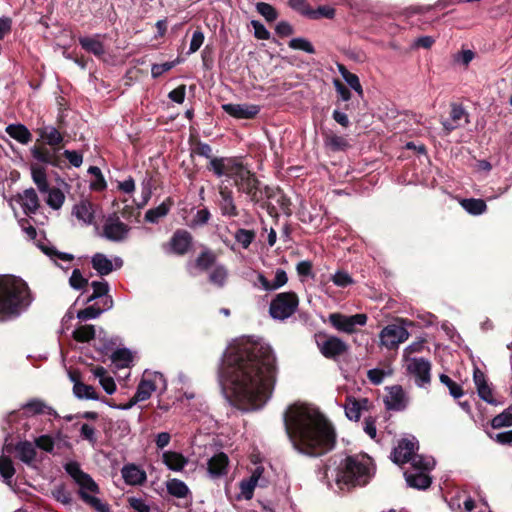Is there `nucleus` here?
<instances>
[{
	"label": "nucleus",
	"instance_id": "obj_1",
	"mask_svg": "<svg viewBox=\"0 0 512 512\" xmlns=\"http://www.w3.org/2000/svg\"><path fill=\"white\" fill-rule=\"evenodd\" d=\"M220 375L224 390L240 409H260L273 391L275 356L264 342L235 340L224 353Z\"/></svg>",
	"mask_w": 512,
	"mask_h": 512
},
{
	"label": "nucleus",
	"instance_id": "obj_2",
	"mask_svg": "<svg viewBox=\"0 0 512 512\" xmlns=\"http://www.w3.org/2000/svg\"><path fill=\"white\" fill-rule=\"evenodd\" d=\"M284 425L293 448L301 454L318 457L335 446V427L315 406L290 405L284 413Z\"/></svg>",
	"mask_w": 512,
	"mask_h": 512
},
{
	"label": "nucleus",
	"instance_id": "obj_3",
	"mask_svg": "<svg viewBox=\"0 0 512 512\" xmlns=\"http://www.w3.org/2000/svg\"><path fill=\"white\" fill-rule=\"evenodd\" d=\"M209 169L217 177L226 176L233 179L238 191L244 193L251 202L264 204L265 188H260V183L255 174L237 158H213L209 163Z\"/></svg>",
	"mask_w": 512,
	"mask_h": 512
},
{
	"label": "nucleus",
	"instance_id": "obj_4",
	"mask_svg": "<svg viewBox=\"0 0 512 512\" xmlns=\"http://www.w3.org/2000/svg\"><path fill=\"white\" fill-rule=\"evenodd\" d=\"M32 303L25 281L15 276L0 277V322L21 315Z\"/></svg>",
	"mask_w": 512,
	"mask_h": 512
},
{
	"label": "nucleus",
	"instance_id": "obj_5",
	"mask_svg": "<svg viewBox=\"0 0 512 512\" xmlns=\"http://www.w3.org/2000/svg\"><path fill=\"white\" fill-rule=\"evenodd\" d=\"M334 473L340 489L366 485L373 475L372 459L365 454L348 456L340 461Z\"/></svg>",
	"mask_w": 512,
	"mask_h": 512
},
{
	"label": "nucleus",
	"instance_id": "obj_6",
	"mask_svg": "<svg viewBox=\"0 0 512 512\" xmlns=\"http://www.w3.org/2000/svg\"><path fill=\"white\" fill-rule=\"evenodd\" d=\"M63 467L65 472L79 487L78 495L84 503L92 507L96 512H110L109 505L95 496L100 492L98 484L89 474L81 469L77 461H67Z\"/></svg>",
	"mask_w": 512,
	"mask_h": 512
},
{
	"label": "nucleus",
	"instance_id": "obj_7",
	"mask_svg": "<svg viewBox=\"0 0 512 512\" xmlns=\"http://www.w3.org/2000/svg\"><path fill=\"white\" fill-rule=\"evenodd\" d=\"M405 469L404 477L409 487L418 490H425L430 487L432 478L431 471L435 467V460L431 456L416 455Z\"/></svg>",
	"mask_w": 512,
	"mask_h": 512
},
{
	"label": "nucleus",
	"instance_id": "obj_8",
	"mask_svg": "<svg viewBox=\"0 0 512 512\" xmlns=\"http://www.w3.org/2000/svg\"><path fill=\"white\" fill-rule=\"evenodd\" d=\"M298 304L299 300L295 293H279L271 301L269 306V313L274 319L285 320L294 314Z\"/></svg>",
	"mask_w": 512,
	"mask_h": 512
},
{
	"label": "nucleus",
	"instance_id": "obj_9",
	"mask_svg": "<svg viewBox=\"0 0 512 512\" xmlns=\"http://www.w3.org/2000/svg\"><path fill=\"white\" fill-rule=\"evenodd\" d=\"M166 390V380L159 372H144L140 383L137 386L136 401L143 402L149 399L153 392Z\"/></svg>",
	"mask_w": 512,
	"mask_h": 512
},
{
	"label": "nucleus",
	"instance_id": "obj_10",
	"mask_svg": "<svg viewBox=\"0 0 512 512\" xmlns=\"http://www.w3.org/2000/svg\"><path fill=\"white\" fill-rule=\"evenodd\" d=\"M328 320L336 330L352 334L356 331L357 326H364L367 323V315L359 313L347 316L341 313H331Z\"/></svg>",
	"mask_w": 512,
	"mask_h": 512
},
{
	"label": "nucleus",
	"instance_id": "obj_11",
	"mask_svg": "<svg viewBox=\"0 0 512 512\" xmlns=\"http://www.w3.org/2000/svg\"><path fill=\"white\" fill-rule=\"evenodd\" d=\"M409 335V332L404 326L390 324L381 330L379 339L382 346L392 350L404 343L409 338Z\"/></svg>",
	"mask_w": 512,
	"mask_h": 512
},
{
	"label": "nucleus",
	"instance_id": "obj_12",
	"mask_svg": "<svg viewBox=\"0 0 512 512\" xmlns=\"http://www.w3.org/2000/svg\"><path fill=\"white\" fill-rule=\"evenodd\" d=\"M406 369L414 377L416 384L423 387L430 383L431 364L424 358H411L407 360Z\"/></svg>",
	"mask_w": 512,
	"mask_h": 512
},
{
	"label": "nucleus",
	"instance_id": "obj_13",
	"mask_svg": "<svg viewBox=\"0 0 512 512\" xmlns=\"http://www.w3.org/2000/svg\"><path fill=\"white\" fill-rule=\"evenodd\" d=\"M192 235L184 229L176 230L170 241L163 246L168 254L184 255L192 246Z\"/></svg>",
	"mask_w": 512,
	"mask_h": 512
},
{
	"label": "nucleus",
	"instance_id": "obj_14",
	"mask_svg": "<svg viewBox=\"0 0 512 512\" xmlns=\"http://www.w3.org/2000/svg\"><path fill=\"white\" fill-rule=\"evenodd\" d=\"M129 230L117 216H110L103 225L102 236L112 242H121L127 238Z\"/></svg>",
	"mask_w": 512,
	"mask_h": 512
},
{
	"label": "nucleus",
	"instance_id": "obj_15",
	"mask_svg": "<svg viewBox=\"0 0 512 512\" xmlns=\"http://www.w3.org/2000/svg\"><path fill=\"white\" fill-rule=\"evenodd\" d=\"M418 450V441L415 437L404 438L398 442V445L394 448L392 453L393 461L396 464L411 463L414 456L417 454L415 451Z\"/></svg>",
	"mask_w": 512,
	"mask_h": 512
},
{
	"label": "nucleus",
	"instance_id": "obj_16",
	"mask_svg": "<svg viewBox=\"0 0 512 512\" xmlns=\"http://www.w3.org/2000/svg\"><path fill=\"white\" fill-rule=\"evenodd\" d=\"M222 109L228 115L236 118V119H252L254 118L260 111V107L255 104H234L227 103L222 105Z\"/></svg>",
	"mask_w": 512,
	"mask_h": 512
},
{
	"label": "nucleus",
	"instance_id": "obj_17",
	"mask_svg": "<svg viewBox=\"0 0 512 512\" xmlns=\"http://www.w3.org/2000/svg\"><path fill=\"white\" fill-rule=\"evenodd\" d=\"M92 267L101 276L110 274L114 269H119L123 265L120 257H115L112 261L103 253H96L91 259Z\"/></svg>",
	"mask_w": 512,
	"mask_h": 512
},
{
	"label": "nucleus",
	"instance_id": "obj_18",
	"mask_svg": "<svg viewBox=\"0 0 512 512\" xmlns=\"http://www.w3.org/2000/svg\"><path fill=\"white\" fill-rule=\"evenodd\" d=\"M322 355L326 358H336L346 352L348 346L336 336L327 337L322 342H317Z\"/></svg>",
	"mask_w": 512,
	"mask_h": 512
},
{
	"label": "nucleus",
	"instance_id": "obj_19",
	"mask_svg": "<svg viewBox=\"0 0 512 512\" xmlns=\"http://www.w3.org/2000/svg\"><path fill=\"white\" fill-rule=\"evenodd\" d=\"M388 410L401 411L406 408L408 398L401 386L395 385L387 388V395L384 398Z\"/></svg>",
	"mask_w": 512,
	"mask_h": 512
},
{
	"label": "nucleus",
	"instance_id": "obj_20",
	"mask_svg": "<svg viewBox=\"0 0 512 512\" xmlns=\"http://www.w3.org/2000/svg\"><path fill=\"white\" fill-rule=\"evenodd\" d=\"M121 476L124 482L130 486H141L147 481L145 470L134 463L125 464L121 468Z\"/></svg>",
	"mask_w": 512,
	"mask_h": 512
},
{
	"label": "nucleus",
	"instance_id": "obj_21",
	"mask_svg": "<svg viewBox=\"0 0 512 512\" xmlns=\"http://www.w3.org/2000/svg\"><path fill=\"white\" fill-rule=\"evenodd\" d=\"M229 458L223 453L219 452L212 456L207 462V472L211 479H218L228 473Z\"/></svg>",
	"mask_w": 512,
	"mask_h": 512
},
{
	"label": "nucleus",
	"instance_id": "obj_22",
	"mask_svg": "<svg viewBox=\"0 0 512 512\" xmlns=\"http://www.w3.org/2000/svg\"><path fill=\"white\" fill-rule=\"evenodd\" d=\"M72 215L82 225H91L94 222L95 218L94 205L90 201L83 199L73 206Z\"/></svg>",
	"mask_w": 512,
	"mask_h": 512
},
{
	"label": "nucleus",
	"instance_id": "obj_23",
	"mask_svg": "<svg viewBox=\"0 0 512 512\" xmlns=\"http://www.w3.org/2000/svg\"><path fill=\"white\" fill-rule=\"evenodd\" d=\"M35 132L39 135V140L52 147L58 146L64 140L62 133L53 125L43 123L35 129Z\"/></svg>",
	"mask_w": 512,
	"mask_h": 512
},
{
	"label": "nucleus",
	"instance_id": "obj_24",
	"mask_svg": "<svg viewBox=\"0 0 512 512\" xmlns=\"http://www.w3.org/2000/svg\"><path fill=\"white\" fill-rule=\"evenodd\" d=\"M17 201L26 215L35 214L39 208V198L33 188L26 189L18 194Z\"/></svg>",
	"mask_w": 512,
	"mask_h": 512
},
{
	"label": "nucleus",
	"instance_id": "obj_25",
	"mask_svg": "<svg viewBox=\"0 0 512 512\" xmlns=\"http://www.w3.org/2000/svg\"><path fill=\"white\" fill-rule=\"evenodd\" d=\"M102 38L103 36L100 34L80 37L79 44L85 51L92 53L97 57H101L105 54V47Z\"/></svg>",
	"mask_w": 512,
	"mask_h": 512
},
{
	"label": "nucleus",
	"instance_id": "obj_26",
	"mask_svg": "<svg viewBox=\"0 0 512 512\" xmlns=\"http://www.w3.org/2000/svg\"><path fill=\"white\" fill-rule=\"evenodd\" d=\"M369 401L366 398L355 399L347 397L346 404L344 405L345 414L349 420L358 421L361 417L363 410H367Z\"/></svg>",
	"mask_w": 512,
	"mask_h": 512
},
{
	"label": "nucleus",
	"instance_id": "obj_27",
	"mask_svg": "<svg viewBox=\"0 0 512 512\" xmlns=\"http://www.w3.org/2000/svg\"><path fill=\"white\" fill-rule=\"evenodd\" d=\"M219 195V207L222 215L228 217H236L238 215V210L234 203L232 191L226 187L220 188Z\"/></svg>",
	"mask_w": 512,
	"mask_h": 512
},
{
	"label": "nucleus",
	"instance_id": "obj_28",
	"mask_svg": "<svg viewBox=\"0 0 512 512\" xmlns=\"http://www.w3.org/2000/svg\"><path fill=\"white\" fill-rule=\"evenodd\" d=\"M162 462L169 470L180 472L188 464V458L176 451H165L162 454Z\"/></svg>",
	"mask_w": 512,
	"mask_h": 512
},
{
	"label": "nucleus",
	"instance_id": "obj_29",
	"mask_svg": "<svg viewBox=\"0 0 512 512\" xmlns=\"http://www.w3.org/2000/svg\"><path fill=\"white\" fill-rule=\"evenodd\" d=\"M266 199L275 201V203L279 206L281 212L285 214H290V201L282 191L266 186L264 193V201Z\"/></svg>",
	"mask_w": 512,
	"mask_h": 512
},
{
	"label": "nucleus",
	"instance_id": "obj_30",
	"mask_svg": "<svg viewBox=\"0 0 512 512\" xmlns=\"http://www.w3.org/2000/svg\"><path fill=\"white\" fill-rule=\"evenodd\" d=\"M5 132L23 145L28 144L32 139L31 132L23 124H9L5 128Z\"/></svg>",
	"mask_w": 512,
	"mask_h": 512
},
{
	"label": "nucleus",
	"instance_id": "obj_31",
	"mask_svg": "<svg viewBox=\"0 0 512 512\" xmlns=\"http://www.w3.org/2000/svg\"><path fill=\"white\" fill-rule=\"evenodd\" d=\"M17 457L25 464H32L36 458V449L33 443L29 441H21L16 447Z\"/></svg>",
	"mask_w": 512,
	"mask_h": 512
},
{
	"label": "nucleus",
	"instance_id": "obj_32",
	"mask_svg": "<svg viewBox=\"0 0 512 512\" xmlns=\"http://www.w3.org/2000/svg\"><path fill=\"white\" fill-rule=\"evenodd\" d=\"M74 382L73 393L78 399L97 400L98 396L95 389L91 385H86L75 379L74 375H70Z\"/></svg>",
	"mask_w": 512,
	"mask_h": 512
},
{
	"label": "nucleus",
	"instance_id": "obj_33",
	"mask_svg": "<svg viewBox=\"0 0 512 512\" xmlns=\"http://www.w3.org/2000/svg\"><path fill=\"white\" fill-rule=\"evenodd\" d=\"M45 405L39 400H33L24 405L22 415L28 418V422L24 423V429L28 430L31 422H34V416L42 413Z\"/></svg>",
	"mask_w": 512,
	"mask_h": 512
},
{
	"label": "nucleus",
	"instance_id": "obj_34",
	"mask_svg": "<svg viewBox=\"0 0 512 512\" xmlns=\"http://www.w3.org/2000/svg\"><path fill=\"white\" fill-rule=\"evenodd\" d=\"M166 488L168 493L176 498H185L190 492L188 486L182 480L176 478L168 480Z\"/></svg>",
	"mask_w": 512,
	"mask_h": 512
},
{
	"label": "nucleus",
	"instance_id": "obj_35",
	"mask_svg": "<svg viewBox=\"0 0 512 512\" xmlns=\"http://www.w3.org/2000/svg\"><path fill=\"white\" fill-rule=\"evenodd\" d=\"M460 204L465 211L472 215H481L487 208L485 201L482 199H463Z\"/></svg>",
	"mask_w": 512,
	"mask_h": 512
},
{
	"label": "nucleus",
	"instance_id": "obj_36",
	"mask_svg": "<svg viewBox=\"0 0 512 512\" xmlns=\"http://www.w3.org/2000/svg\"><path fill=\"white\" fill-rule=\"evenodd\" d=\"M111 359L117 368H126L129 367L130 363L132 362L133 356L128 349L123 348L114 351Z\"/></svg>",
	"mask_w": 512,
	"mask_h": 512
},
{
	"label": "nucleus",
	"instance_id": "obj_37",
	"mask_svg": "<svg viewBox=\"0 0 512 512\" xmlns=\"http://www.w3.org/2000/svg\"><path fill=\"white\" fill-rule=\"evenodd\" d=\"M32 179L41 193H45L49 189L46 171L43 167H32Z\"/></svg>",
	"mask_w": 512,
	"mask_h": 512
},
{
	"label": "nucleus",
	"instance_id": "obj_38",
	"mask_svg": "<svg viewBox=\"0 0 512 512\" xmlns=\"http://www.w3.org/2000/svg\"><path fill=\"white\" fill-rule=\"evenodd\" d=\"M15 474V468L12 460L8 456L2 455L0 457V477L6 484L11 483V479Z\"/></svg>",
	"mask_w": 512,
	"mask_h": 512
},
{
	"label": "nucleus",
	"instance_id": "obj_39",
	"mask_svg": "<svg viewBox=\"0 0 512 512\" xmlns=\"http://www.w3.org/2000/svg\"><path fill=\"white\" fill-rule=\"evenodd\" d=\"M95 326L94 325H81L77 327L72 335L77 342H89L95 337Z\"/></svg>",
	"mask_w": 512,
	"mask_h": 512
},
{
	"label": "nucleus",
	"instance_id": "obj_40",
	"mask_svg": "<svg viewBox=\"0 0 512 512\" xmlns=\"http://www.w3.org/2000/svg\"><path fill=\"white\" fill-rule=\"evenodd\" d=\"M227 278L228 271L223 265H215L209 274L210 282L218 287H223Z\"/></svg>",
	"mask_w": 512,
	"mask_h": 512
},
{
	"label": "nucleus",
	"instance_id": "obj_41",
	"mask_svg": "<svg viewBox=\"0 0 512 512\" xmlns=\"http://www.w3.org/2000/svg\"><path fill=\"white\" fill-rule=\"evenodd\" d=\"M494 429L512 426V404L491 420Z\"/></svg>",
	"mask_w": 512,
	"mask_h": 512
},
{
	"label": "nucleus",
	"instance_id": "obj_42",
	"mask_svg": "<svg viewBox=\"0 0 512 512\" xmlns=\"http://www.w3.org/2000/svg\"><path fill=\"white\" fill-rule=\"evenodd\" d=\"M46 193L48 194L47 205L54 210L60 209L65 201L64 193L58 188L48 189Z\"/></svg>",
	"mask_w": 512,
	"mask_h": 512
},
{
	"label": "nucleus",
	"instance_id": "obj_43",
	"mask_svg": "<svg viewBox=\"0 0 512 512\" xmlns=\"http://www.w3.org/2000/svg\"><path fill=\"white\" fill-rule=\"evenodd\" d=\"M170 210V206L163 202L159 206L149 209L145 213V220L150 223H157L159 219L165 217Z\"/></svg>",
	"mask_w": 512,
	"mask_h": 512
},
{
	"label": "nucleus",
	"instance_id": "obj_44",
	"mask_svg": "<svg viewBox=\"0 0 512 512\" xmlns=\"http://www.w3.org/2000/svg\"><path fill=\"white\" fill-rule=\"evenodd\" d=\"M339 72L345 82L355 90L359 95L363 94V89L360 84L359 78L356 74L349 72L343 65L339 66Z\"/></svg>",
	"mask_w": 512,
	"mask_h": 512
},
{
	"label": "nucleus",
	"instance_id": "obj_45",
	"mask_svg": "<svg viewBox=\"0 0 512 512\" xmlns=\"http://www.w3.org/2000/svg\"><path fill=\"white\" fill-rule=\"evenodd\" d=\"M52 497L62 503L63 505H70L72 503V495L66 489L64 484L56 485L51 491Z\"/></svg>",
	"mask_w": 512,
	"mask_h": 512
},
{
	"label": "nucleus",
	"instance_id": "obj_46",
	"mask_svg": "<svg viewBox=\"0 0 512 512\" xmlns=\"http://www.w3.org/2000/svg\"><path fill=\"white\" fill-rule=\"evenodd\" d=\"M325 145L333 151H339L345 149L348 143L344 137L330 133L325 136Z\"/></svg>",
	"mask_w": 512,
	"mask_h": 512
},
{
	"label": "nucleus",
	"instance_id": "obj_47",
	"mask_svg": "<svg viewBox=\"0 0 512 512\" xmlns=\"http://www.w3.org/2000/svg\"><path fill=\"white\" fill-rule=\"evenodd\" d=\"M288 45L293 50L304 51V52H306L308 54H314L315 53V48L312 45V43L308 39L303 38V37H297V38L291 39L289 41Z\"/></svg>",
	"mask_w": 512,
	"mask_h": 512
},
{
	"label": "nucleus",
	"instance_id": "obj_48",
	"mask_svg": "<svg viewBox=\"0 0 512 512\" xmlns=\"http://www.w3.org/2000/svg\"><path fill=\"white\" fill-rule=\"evenodd\" d=\"M256 10L268 22H273L278 17V13H277L276 9L272 5L265 3V2L258 3L256 5Z\"/></svg>",
	"mask_w": 512,
	"mask_h": 512
},
{
	"label": "nucleus",
	"instance_id": "obj_49",
	"mask_svg": "<svg viewBox=\"0 0 512 512\" xmlns=\"http://www.w3.org/2000/svg\"><path fill=\"white\" fill-rule=\"evenodd\" d=\"M440 382L448 387L450 395L454 398H460L463 395V390L460 385L451 380L449 376L446 374H441L439 376Z\"/></svg>",
	"mask_w": 512,
	"mask_h": 512
},
{
	"label": "nucleus",
	"instance_id": "obj_50",
	"mask_svg": "<svg viewBox=\"0 0 512 512\" xmlns=\"http://www.w3.org/2000/svg\"><path fill=\"white\" fill-rule=\"evenodd\" d=\"M93 293L88 297L87 302L105 296L109 291V285L106 281H93L91 283Z\"/></svg>",
	"mask_w": 512,
	"mask_h": 512
},
{
	"label": "nucleus",
	"instance_id": "obj_51",
	"mask_svg": "<svg viewBox=\"0 0 512 512\" xmlns=\"http://www.w3.org/2000/svg\"><path fill=\"white\" fill-rule=\"evenodd\" d=\"M255 234L251 230L239 229L235 233V240L241 244L244 249H247L254 240Z\"/></svg>",
	"mask_w": 512,
	"mask_h": 512
},
{
	"label": "nucleus",
	"instance_id": "obj_52",
	"mask_svg": "<svg viewBox=\"0 0 512 512\" xmlns=\"http://www.w3.org/2000/svg\"><path fill=\"white\" fill-rule=\"evenodd\" d=\"M178 63H180L179 59H176L174 61H169L161 64H153L151 67V75L153 78H158L165 72L171 70L173 67H175Z\"/></svg>",
	"mask_w": 512,
	"mask_h": 512
},
{
	"label": "nucleus",
	"instance_id": "obj_53",
	"mask_svg": "<svg viewBox=\"0 0 512 512\" xmlns=\"http://www.w3.org/2000/svg\"><path fill=\"white\" fill-rule=\"evenodd\" d=\"M215 262V255L209 251H203L196 259V266L202 270H206L211 267Z\"/></svg>",
	"mask_w": 512,
	"mask_h": 512
},
{
	"label": "nucleus",
	"instance_id": "obj_54",
	"mask_svg": "<svg viewBox=\"0 0 512 512\" xmlns=\"http://www.w3.org/2000/svg\"><path fill=\"white\" fill-rule=\"evenodd\" d=\"M392 374L391 370H382L378 368L370 369L367 372V377L371 383L375 385H379L383 382L386 376H390Z\"/></svg>",
	"mask_w": 512,
	"mask_h": 512
},
{
	"label": "nucleus",
	"instance_id": "obj_55",
	"mask_svg": "<svg viewBox=\"0 0 512 512\" xmlns=\"http://www.w3.org/2000/svg\"><path fill=\"white\" fill-rule=\"evenodd\" d=\"M42 251L54 260L69 262L73 260V255L65 252H58L54 247L42 246Z\"/></svg>",
	"mask_w": 512,
	"mask_h": 512
},
{
	"label": "nucleus",
	"instance_id": "obj_56",
	"mask_svg": "<svg viewBox=\"0 0 512 512\" xmlns=\"http://www.w3.org/2000/svg\"><path fill=\"white\" fill-rule=\"evenodd\" d=\"M103 311H104L103 309H100V308L95 307L93 305L92 306H88L85 309L80 310L77 313V318L80 319V320H83V321L91 320V319H96V318H98L103 313Z\"/></svg>",
	"mask_w": 512,
	"mask_h": 512
},
{
	"label": "nucleus",
	"instance_id": "obj_57",
	"mask_svg": "<svg viewBox=\"0 0 512 512\" xmlns=\"http://www.w3.org/2000/svg\"><path fill=\"white\" fill-rule=\"evenodd\" d=\"M55 441L50 435H41L35 438V446L39 449L51 453L54 449Z\"/></svg>",
	"mask_w": 512,
	"mask_h": 512
},
{
	"label": "nucleus",
	"instance_id": "obj_58",
	"mask_svg": "<svg viewBox=\"0 0 512 512\" xmlns=\"http://www.w3.org/2000/svg\"><path fill=\"white\" fill-rule=\"evenodd\" d=\"M335 15V10L330 6H320L318 9L313 10L311 9L310 12H308V17L311 19H318L321 17L324 18H333Z\"/></svg>",
	"mask_w": 512,
	"mask_h": 512
},
{
	"label": "nucleus",
	"instance_id": "obj_59",
	"mask_svg": "<svg viewBox=\"0 0 512 512\" xmlns=\"http://www.w3.org/2000/svg\"><path fill=\"white\" fill-rule=\"evenodd\" d=\"M333 283L338 287H347L353 283L351 276L343 271H337L331 278Z\"/></svg>",
	"mask_w": 512,
	"mask_h": 512
},
{
	"label": "nucleus",
	"instance_id": "obj_60",
	"mask_svg": "<svg viewBox=\"0 0 512 512\" xmlns=\"http://www.w3.org/2000/svg\"><path fill=\"white\" fill-rule=\"evenodd\" d=\"M251 26L254 29V36L259 40H268L270 38V32L266 27L258 20H252Z\"/></svg>",
	"mask_w": 512,
	"mask_h": 512
},
{
	"label": "nucleus",
	"instance_id": "obj_61",
	"mask_svg": "<svg viewBox=\"0 0 512 512\" xmlns=\"http://www.w3.org/2000/svg\"><path fill=\"white\" fill-rule=\"evenodd\" d=\"M203 42H204V34H203V32L200 31V30L194 31V33L192 35V38H191V41H190V46H189L188 53L189 54H193L196 51H198L199 48L202 46Z\"/></svg>",
	"mask_w": 512,
	"mask_h": 512
},
{
	"label": "nucleus",
	"instance_id": "obj_62",
	"mask_svg": "<svg viewBox=\"0 0 512 512\" xmlns=\"http://www.w3.org/2000/svg\"><path fill=\"white\" fill-rule=\"evenodd\" d=\"M69 283L71 287L74 289H82L87 284V279H85L79 269H74L72 275L69 279Z\"/></svg>",
	"mask_w": 512,
	"mask_h": 512
},
{
	"label": "nucleus",
	"instance_id": "obj_63",
	"mask_svg": "<svg viewBox=\"0 0 512 512\" xmlns=\"http://www.w3.org/2000/svg\"><path fill=\"white\" fill-rule=\"evenodd\" d=\"M488 435L492 440L501 445H508L512 443V430L500 432L497 434L489 433Z\"/></svg>",
	"mask_w": 512,
	"mask_h": 512
},
{
	"label": "nucleus",
	"instance_id": "obj_64",
	"mask_svg": "<svg viewBox=\"0 0 512 512\" xmlns=\"http://www.w3.org/2000/svg\"><path fill=\"white\" fill-rule=\"evenodd\" d=\"M130 506L136 511V512H155L150 508L149 505L146 504V502L141 498H130L129 499Z\"/></svg>",
	"mask_w": 512,
	"mask_h": 512
}]
</instances>
